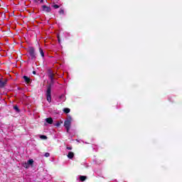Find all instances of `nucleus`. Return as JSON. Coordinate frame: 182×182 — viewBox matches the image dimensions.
<instances>
[{
	"mask_svg": "<svg viewBox=\"0 0 182 182\" xmlns=\"http://www.w3.org/2000/svg\"><path fill=\"white\" fill-rule=\"evenodd\" d=\"M68 122H72V117L69 114L67 115V119H65Z\"/></svg>",
	"mask_w": 182,
	"mask_h": 182,
	"instance_id": "nucleus-19",
	"label": "nucleus"
},
{
	"mask_svg": "<svg viewBox=\"0 0 182 182\" xmlns=\"http://www.w3.org/2000/svg\"><path fill=\"white\" fill-rule=\"evenodd\" d=\"M64 113H70V109L69 108H64L63 109Z\"/></svg>",
	"mask_w": 182,
	"mask_h": 182,
	"instance_id": "nucleus-16",
	"label": "nucleus"
},
{
	"mask_svg": "<svg viewBox=\"0 0 182 182\" xmlns=\"http://www.w3.org/2000/svg\"><path fill=\"white\" fill-rule=\"evenodd\" d=\"M53 8H54L55 9H59V5L54 4V5H53Z\"/></svg>",
	"mask_w": 182,
	"mask_h": 182,
	"instance_id": "nucleus-21",
	"label": "nucleus"
},
{
	"mask_svg": "<svg viewBox=\"0 0 182 182\" xmlns=\"http://www.w3.org/2000/svg\"><path fill=\"white\" fill-rule=\"evenodd\" d=\"M67 150H72V146H67Z\"/></svg>",
	"mask_w": 182,
	"mask_h": 182,
	"instance_id": "nucleus-24",
	"label": "nucleus"
},
{
	"mask_svg": "<svg viewBox=\"0 0 182 182\" xmlns=\"http://www.w3.org/2000/svg\"><path fill=\"white\" fill-rule=\"evenodd\" d=\"M46 96L47 97V101L48 102V103H50V102H52V85H49L47 87Z\"/></svg>",
	"mask_w": 182,
	"mask_h": 182,
	"instance_id": "nucleus-2",
	"label": "nucleus"
},
{
	"mask_svg": "<svg viewBox=\"0 0 182 182\" xmlns=\"http://www.w3.org/2000/svg\"><path fill=\"white\" fill-rule=\"evenodd\" d=\"M14 110H16V112H17V113H19V112H21V110L19 109V107H18V105H16L14 107Z\"/></svg>",
	"mask_w": 182,
	"mask_h": 182,
	"instance_id": "nucleus-15",
	"label": "nucleus"
},
{
	"mask_svg": "<svg viewBox=\"0 0 182 182\" xmlns=\"http://www.w3.org/2000/svg\"><path fill=\"white\" fill-rule=\"evenodd\" d=\"M58 43H60V38L59 36H58Z\"/></svg>",
	"mask_w": 182,
	"mask_h": 182,
	"instance_id": "nucleus-25",
	"label": "nucleus"
},
{
	"mask_svg": "<svg viewBox=\"0 0 182 182\" xmlns=\"http://www.w3.org/2000/svg\"><path fill=\"white\" fill-rule=\"evenodd\" d=\"M33 75H36V71H33Z\"/></svg>",
	"mask_w": 182,
	"mask_h": 182,
	"instance_id": "nucleus-26",
	"label": "nucleus"
},
{
	"mask_svg": "<svg viewBox=\"0 0 182 182\" xmlns=\"http://www.w3.org/2000/svg\"><path fill=\"white\" fill-rule=\"evenodd\" d=\"M73 157H75V154H73V152H69L68 154V159H73Z\"/></svg>",
	"mask_w": 182,
	"mask_h": 182,
	"instance_id": "nucleus-11",
	"label": "nucleus"
},
{
	"mask_svg": "<svg viewBox=\"0 0 182 182\" xmlns=\"http://www.w3.org/2000/svg\"><path fill=\"white\" fill-rule=\"evenodd\" d=\"M45 120L46 123H48V124H52L53 123V119H52V117L46 118Z\"/></svg>",
	"mask_w": 182,
	"mask_h": 182,
	"instance_id": "nucleus-7",
	"label": "nucleus"
},
{
	"mask_svg": "<svg viewBox=\"0 0 182 182\" xmlns=\"http://www.w3.org/2000/svg\"><path fill=\"white\" fill-rule=\"evenodd\" d=\"M59 99L62 102H65L66 100V97L65 96V95L63 94L59 97Z\"/></svg>",
	"mask_w": 182,
	"mask_h": 182,
	"instance_id": "nucleus-10",
	"label": "nucleus"
},
{
	"mask_svg": "<svg viewBox=\"0 0 182 182\" xmlns=\"http://www.w3.org/2000/svg\"><path fill=\"white\" fill-rule=\"evenodd\" d=\"M43 1L44 0H33V2H35V4H43Z\"/></svg>",
	"mask_w": 182,
	"mask_h": 182,
	"instance_id": "nucleus-14",
	"label": "nucleus"
},
{
	"mask_svg": "<svg viewBox=\"0 0 182 182\" xmlns=\"http://www.w3.org/2000/svg\"><path fill=\"white\" fill-rule=\"evenodd\" d=\"M39 52H40L41 55L43 58V59H44L45 58V53L43 52V49H42V48H39Z\"/></svg>",
	"mask_w": 182,
	"mask_h": 182,
	"instance_id": "nucleus-9",
	"label": "nucleus"
},
{
	"mask_svg": "<svg viewBox=\"0 0 182 182\" xmlns=\"http://www.w3.org/2000/svg\"><path fill=\"white\" fill-rule=\"evenodd\" d=\"M58 14H60V15H65V10H63V9H60V11H58Z\"/></svg>",
	"mask_w": 182,
	"mask_h": 182,
	"instance_id": "nucleus-17",
	"label": "nucleus"
},
{
	"mask_svg": "<svg viewBox=\"0 0 182 182\" xmlns=\"http://www.w3.org/2000/svg\"><path fill=\"white\" fill-rule=\"evenodd\" d=\"M48 76L53 75V73L52 72V70H48Z\"/></svg>",
	"mask_w": 182,
	"mask_h": 182,
	"instance_id": "nucleus-20",
	"label": "nucleus"
},
{
	"mask_svg": "<svg viewBox=\"0 0 182 182\" xmlns=\"http://www.w3.org/2000/svg\"><path fill=\"white\" fill-rule=\"evenodd\" d=\"M8 82V80L5 79L4 80H0V88L2 89L4 87H5V85H6V83Z\"/></svg>",
	"mask_w": 182,
	"mask_h": 182,
	"instance_id": "nucleus-6",
	"label": "nucleus"
},
{
	"mask_svg": "<svg viewBox=\"0 0 182 182\" xmlns=\"http://www.w3.org/2000/svg\"><path fill=\"white\" fill-rule=\"evenodd\" d=\"M72 124V122L65 120L64 122V127L67 130V133H69V130H70V126Z\"/></svg>",
	"mask_w": 182,
	"mask_h": 182,
	"instance_id": "nucleus-4",
	"label": "nucleus"
},
{
	"mask_svg": "<svg viewBox=\"0 0 182 182\" xmlns=\"http://www.w3.org/2000/svg\"><path fill=\"white\" fill-rule=\"evenodd\" d=\"M33 166V159H29L27 162L23 164V167L25 168H29Z\"/></svg>",
	"mask_w": 182,
	"mask_h": 182,
	"instance_id": "nucleus-3",
	"label": "nucleus"
},
{
	"mask_svg": "<svg viewBox=\"0 0 182 182\" xmlns=\"http://www.w3.org/2000/svg\"><path fill=\"white\" fill-rule=\"evenodd\" d=\"M23 79H24V81L26 82V83H31V82H32L31 80V78H29L28 76H26V75H24L23 77Z\"/></svg>",
	"mask_w": 182,
	"mask_h": 182,
	"instance_id": "nucleus-8",
	"label": "nucleus"
},
{
	"mask_svg": "<svg viewBox=\"0 0 182 182\" xmlns=\"http://www.w3.org/2000/svg\"><path fill=\"white\" fill-rule=\"evenodd\" d=\"M42 11L43 12H46L47 14H49V12L52 11V9H50V6H48L46 5L42 6Z\"/></svg>",
	"mask_w": 182,
	"mask_h": 182,
	"instance_id": "nucleus-5",
	"label": "nucleus"
},
{
	"mask_svg": "<svg viewBox=\"0 0 182 182\" xmlns=\"http://www.w3.org/2000/svg\"><path fill=\"white\" fill-rule=\"evenodd\" d=\"M44 126H48V124H47V123H45V124H44Z\"/></svg>",
	"mask_w": 182,
	"mask_h": 182,
	"instance_id": "nucleus-27",
	"label": "nucleus"
},
{
	"mask_svg": "<svg viewBox=\"0 0 182 182\" xmlns=\"http://www.w3.org/2000/svg\"><path fill=\"white\" fill-rule=\"evenodd\" d=\"M87 177L85 176H80V181H85L86 180Z\"/></svg>",
	"mask_w": 182,
	"mask_h": 182,
	"instance_id": "nucleus-13",
	"label": "nucleus"
},
{
	"mask_svg": "<svg viewBox=\"0 0 182 182\" xmlns=\"http://www.w3.org/2000/svg\"><path fill=\"white\" fill-rule=\"evenodd\" d=\"M60 123H63L62 122H57L55 126H56L57 127H59V126H60Z\"/></svg>",
	"mask_w": 182,
	"mask_h": 182,
	"instance_id": "nucleus-23",
	"label": "nucleus"
},
{
	"mask_svg": "<svg viewBox=\"0 0 182 182\" xmlns=\"http://www.w3.org/2000/svg\"><path fill=\"white\" fill-rule=\"evenodd\" d=\"M44 156L45 157H49L50 156V154H49V152H46Z\"/></svg>",
	"mask_w": 182,
	"mask_h": 182,
	"instance_id": "nucleus-22",
	"label": "nucleus"
},
{
	"mask_svg": "<svg viewBox=\"0 0 182 182\" xmlns=\"http://www.w3.org/2000/svg\"><path fill=\"white\" fill-rule=\"evenodd\" d=\"M40 139H41L42 140H46L48 139V136H46V135H40Z\"/></svg>",
	"mask_w": 182,
	"mask_h": 182,
	"instance_id": "nucleus-18",
	"label": "nucleus"
},
{
	"mask_svg": "<svg viewBox=\"0 0 182 182\" xmlns=\"http://www.w3.org/2000/svg\"><path fill=\"white\" fill-rule=\"evenodd\" d=\"M53 76H54V75H48V77H49V79H50V82L52 83V85H53V83H55V80H54V79H53Z\"/></svg>",
	"mask_w": 182,
	"mask_h": 182,
	"instance_id": "nucleus-12",
	"label": "nucleus"
},
{
	"mask_svg": "<svg viewBox=\"0 0 182 182\" xmlns=\"http://www.w3.org/2000/svg\"><path fill=\"white\" fill-rule=\"evenodd\" d=\"M27 52L28 53V57L30 60H32L33 62H35L36 60V56H38V54H36V50H35V48L33 46H29L27 49Z\"/></svg>",
	"mask_w": 182,
	"mask_h": 182,
	"instance_id": "nucleus-1",
	"label": "nucleus"
}]
</instances>
